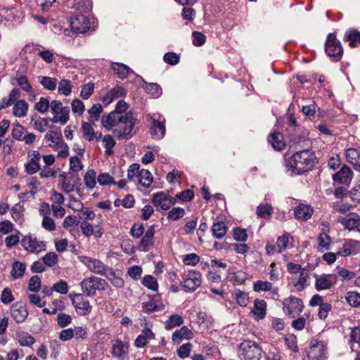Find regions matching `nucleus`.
I'll return each mask as SVG.
<instances>
[{
  "mask_svg": "<svg viewBox=\"0 0 360 360\" xmlns=\"http://www.w3.org/2000/svg\"><path fill=\"white\" fill-rule=\"evenodd\" d=\"M317 162L315 153L311 150L296 152L285 161V167L291 175H301L313 169Z\"/></svg>",
  "mask_w": 360,
  "mask_h": 360,
  "instance_id": "obj_1",
  "label": "nucleus"
},
{
  "mask_svg": "<svg viewBox=\"0 0 360 360\" xmlns=\"http://www.w3.org/2000/svg\"><path fill=\"white\" fill-rule=\"evenodd\" d=\"M109 124H102L103 127L110 130L113 127V132L118 139L128 140L135 134V126L138 124V120L131 111H129L123 115L122 119L115 120V122H108Z\"/></svg>",
  "mask_w": 360,
  "mask_h": 360,
  "instance_id": "obj_2",
  "label": "nucleus"
},
{
  "mask_svg": "<svg viewBox=\"0 0 360 360\" xmlns=\"http://www.w3.org/2000/svg\"><path fill=\"white\" fill-rule=\"evenodd\" d=\"M79 285L83 293L88 297H93L96 295L97 290L104 291L108 287L105 280L96 276L84 278Z\"/></svg>",
  "mask_w": 360,
  "mask_h": 360,
  "instance_id": "obj_3",
  "label": "nucleus"
},
{
  "mask_svg": "<svg viewBox=\"0 0 360 360\" xmlns=\"http://www.w3.org/2000/svg\"><path fill=\"white\" fill-rule=\"evenodd\" d=\"M262 352L258 344L250 340H245L240 344L238 356L242 360H259Z\"/></svg>",
  "mask_w": 360,
  "mask_h": 360,
  "instance_id": "obj_4",
  "label": "nucleus"
},
{
  "mask_svg": "<svg viewBox=\"0 0 360 360\" xmlns=\"http://www.w3.org/2000/svg\"><path fill=\"white\" fill-rule=\"evenodd\" d=\"M327 345L326 341L313 338L310 340L307 356L310 360H324L327 355Z\"/></svg>",
  "mask_w": 360,
  "mask_h": 360,
  "instance_id": "obj_5",
  "label": "nucleus"
},
{
  "mask_svg": "<svg viewBox=\"0 0 360 360\" xmlns=\"http://www.w3.org/2000/svg\"><path fill=\"white\" fill-rule=\"evenodd\" d=\"M51 111L53 114L51 121L53 123L65 124L69 120L70 108L63 106L61 101L53 100L51 102Z\"/></svg>",
  "mask_w": 360,
  "mask_h": 360,
  "instance_id": "obj_6",
  "label": "nucleus"
},
{
  "mask_svg": "<svg viewBox=\"0 0 360 360\" xmlns=\"http://www.w3.org/2000/svg\"><path fill=\"white\" fill-rule=\"evenodd\" d=\"M202 283V274L199 271H188L185 274L181 281L184 290L186 292H194Z\"/></svg>",
  "mask_w": 360,
  "mask_h": 360,
  "instance_id": "obj_7",
  "label": "nucleus"
},
{
  "mask_svg": "<svg viewBox=\"0 0 360 360\" xmlns=\"http://www.w3.org/2000/svg\"><path fill=\"white\" fill-rule=\"evenodd\" d=\"M78 260L83 264L91 272L100 276H105L106 271L110 269L101 260L85 255L78 256Z\"/></svg>",
  "mask_w": 360,
  "mask_h": 360,
  "instance_id": "obj_8",
  "label": "nucleus"
},
{
  "mask_svg": "<svg viewBox=\"0 0 360 360\" xmlns=\"http://www.w3.org/2000/svg\"><path fill=\"white\" fill-rule=\"evenodd\" d=\"M69 297L78 315L87 316L91 312L92 307L84 294L71 293Z\"/></svg>",
  "mask_w": 360,
  "mask_h": 360,
  "instance_id": "obj_9",
  "label": "nucleus"
},
{
  "mask_svg": "<svg viewBox=\"0 0 360 360\" xmlns=\"http://www.w3.org/2000/svg\"><path fill=\"white\" fill-rule=\"evenodd\" d=\"M150 134L153 139L161 140L165 135V119L159 113L150 115Z\"/></svg>",
  "mask_w": 360,
  "mask_h": 360,
  "instance_id": "obj_10",
  "label": "nucleus"
},
{
  "mask_svg": "<svg viewBox=\"0 0 360 360\" xmlns=\"http://www.w3.org/2000/svg\"><path fill=\"white\" fill-rule=\"evenodd\" d=\"M304 304L301 299L290 296L283 302V312L291 318L299 315L303 310Z\"/></svg>",
  "mask_w": 360,
  "mask_h": 360,
  "instance_id": "obj_11",
  "label": "nucleus"
},
{
  "mask_svg": "<svg viewBox=\"0 0 360 360\" xmlns=\"http://www.w3.org/2000/svg\"><path fill=\"white\" fill-rule=\"evenodd\" d=\"M21 245L27 252L34 254H38L46 250L45 241L39 240L36 237L31 235L24 236L21 240Z\"/></svg>",
  "mask_w": 360,
  "mask_h": 360,
  "instance_id": "obj_12",
  "label": "nucleus"
},
{
  "mask_svg": "<svg viewBox=\"0 0 360 360\" xmlns=\"http://www.w3.org/2000/svg\"><path fill=\"white\" fill-rule=\"evenodd\" d=\"M152 203L157 210H167L176 203V198L166 192L160 191L153 194Z\"/></svg>",
  "mask_w": 360,
  "mask_h": 360,
  "instance_id": "obj_13",
  "label": "nucleus"
},
{
  "mask_svg": "<svg viewBox=\"0 0 360 360\" xmlns=\"http://www.w3.org/2000/svg\"><path fill=\"white\" fill-rule=\"evenodd\" d=\"M325 50L327 55L332 58H340L343 53V49L339 40L335 35L330 33L325 44Z\"/></svg>",
  "mask_w": 360,
  "mask_h": 360,
  "instance_id": "obj_14",
  "label": "nucleus"
},
{
  "mask_svg": "<svg viewBox=\"0 0 360 360\" xmlns=\"http://www.w3.org/2000/svg\"><path fill=\"white\" fill-rule=\"evenodd\" d=\"M128 108L127 103L123 101H119L116 105L115 109L110 112L107 116H103L101 119V124H109L108 122H115V120H119L123 117L124 113H126L127 110Z\"/></svg>",
  "mask_w": 360,
  "mask_h": 360,
  "instance_id": "obj_15",
  "label": "nucleus"
},
{
  "mask_svg": "<svg viewBox=\"0 0 360 360\" xmlns=\"http://www.w3.org/2000/svg\"><path fill=\"white\" fill-rule=\"evenodd\" d=\"M70 27L75 33H85L90 28L89 19L83 14H77L71 18Z\"/></svg>",
  "mask_w": 360,
  "mask_h": 360,
  "instance_id": "obj_16",
  "label": "nucleus"
},
{
  "mask_svg": "<svg viewBox=\"0 0 360 360\" xmlns=\"http://www.w3.org/2000/svg\"><path fill=\"white\" fill-rule=\"evenodd\" d=\"M315 288L318 291L327 290L333 288L335 283V277L332 274L315 275Z\"/></svg>",
  "mask_w": 360,
  "mask_h": 360,
  "instance_id": "obj_17",
  "label": "nucleus"
},
{
  "mask_svg": "<svg viewBox=\"0 0 360 360\" xmlns=\"http://www.w3.org/2000/svg\"><path fill=\"white\" fill-rule=\"evenodd\" d=\"M353 178L352 169L347 165H344L340 170L333 175L334 184H339L349 187Z\"/></svg>",
  "mask_w": 360,
  "mask_h": 360,
  "instance_id": "obj_18",
  "label": "nucleus"
},
{
  "mask_svg": "<svg viewBox=\"0 0 360 360\" xmlns=\"http://www.w3.org/2000/svg\"><path fill=\"white\" fill-rule=\"evenodd\" d=\"M360 252V242L354 239H348L345 241L340 248L338 254L342 257L356 255Z\"/></svg>",
  "mask_w": 360,
  "mask_h": 360,
  "instance_id": "obj_19",
  "label": "nucleus"
},
{
  "mask_svg": "<svg viewBox=\"0 0 360 360\" xmlns=\"http://www.w3.org/2000/svg\"><path fill=\"white\" fill-rule=\"evenodd\" d=\"M80 229L82 234L87 238L94 236V238H99L103 234V229L100 225L94 226L87 221H82Z\"/></svg>",
  "mask_w": 360,
  "mask_h": 360,
  "instance_id": "obj_20",
  "label": "nucleus"
},
{
  "mask_svg": "<svg viewBox=\"0 0 360 360\" xmlns=\"http://www.w3.org/2000/svg\"><path fill=\"white\" fill-rule=\"evenodd\" d=\"M28 162L25 165V171L28 174H34L38 172L41 167L39 164L41 155L38 151H32L28 154Z\"/></svg>",
  "mask_w": 360,
  "mask_h": 360,
  "instance_id": "obj_21",
  "label": "nucleus"
},
{
  "mask_svg": "<svg viewBox=\"0 0 360 360\" xmlns=\"http://www.w3.org/2000/svg\"><path fill=\"white\" fill-rule=\"evenodd\" d=\"M154 234H155V226H150L142 238L139 243L138 248L141 251L146 252L149 250V248L153 246L154 244Z\"/></svg>",
  "mask_w": 360,
  "mask_h": 360,
  "instance_id": "obj_22",
  "label": "nucleus"
},
{
  "mask_svg": "<svg viewBox=\"0 0 360 360\" xmlns=\"http://www.w3.org/2000/svg\"><path fill=\"white\" fill-rule=\"evenodd\" d=\"M11 314L17 323H22L28 316L25 306L19 302L14 303L11 308Z\"/></svg>",
  "mask_w": 360,
  "mask_h": 360,
  "instance_id": "obj_23",
  "label": "nucleus"
},
{
  "mask_svg": "<svg viewBox=\"0 0 360 360\" xmlns=\"http://www.w3.org/2000/svg\"><path fill=\"white\" fill-rule=\"evenodd\" d=\"M313 212V207L306 204H299L294 208L295 217L300 221L308 220L311 217Z\"/></svg>",
  "mask_w": 360,
  "mask_h": 360,
  "instance_id": "obj_24",
  "label": "nucleus"
},
{
  "mask_svg": "<svg viewBox=\"0 0 360 360\" xmlns=\"http://www.w3.org/2000/svg\"><path fill=\"white\" fill-rule=\"evenodd\" d=\"M341 223L346 229L360 233V216L352 214L341 219Z\"/></svg>",
  "mask_w": 360,
  "mask_h": 360,
  "instance_id": "obj_25",
  "label": "nucleus"
},
{
  "mask_svg": "<svg viewBox=\"0 0 360 360\" xmlns=\"http://www.w3.org/2000/svg\"><path fill=\"white\" fill-rule=\"evenodd\" d=\"M125 94L126 90L122 86H116L103 97L102 101L105 105H108L114 100L124 96Z\"/></svg>",
  "mask_w": 360,
  "mask_h": 360,
  "instance_id": "obj_26",
  "label": "nucleus"
},
{
  "mask_svg": "<svg viewBox=\"0 0 360 360\" xmlns=\"http://www.w3.org/2000/svg\"><path fill=\"white\" fill-rule=\"evenodd\" d=\"M309 278L308 271L302 269L299 274L293 275L291 278V283L297 290L301 291L307 285V279Z\"/></svg>",
  "mask_w": 360,
  "mask_h": 360,
  "instance_id": "obj_27",
  "label": "nucleus"
},
{
  "mask_svg": "<svg viewBox=\"0 0 360 360\" xmlns=\"http://www.w3.org/2000/svg\"><path fill=\"white\" fill-rule=\"evenodd\" d=\"M111 69L114 74L120 79H124L130 74H133V70L127 65L121 63H112Z\"/></svg>",
  "mask_w": 360,
  "mask_h": 360,
  "instance_id": "obj_28",
  "label": "nucleus"
},
{
  "mask_svg": "<svg viewBox=\"0 0 360 360\" xmlns=\"http://www.w3.org/2000/svg\"><path fill=\"white\" fill-rule=\"evenodd\" d=\"M193 332L187 326H183L175 330L172 336L174 343L179 344L183 340H191L193 338Z\"/></svg>",
  "mask_w": 360,
  "mask_h": 360,
  "instance_id": "obj_29",
  "label": "nucleus"
},
{
  "mask_svg": "<svg viewBox=\"0 0 360 360\" xmlns=\"http://www.w3.org/2000/svg\"><path fill=\"white\" fill-rule=\"evenodd\" d=\"M347 161L352 165L356 170L360 171V153L354 148H348L345 151Z\"/></svg>",
  "mask_w": 360,
  "mask_h": 360,
  "instance_id": "obj_30",
  "label": "nucleus"
},
{
  "mask_svg": "<svg viewBox=\"0 0 360 360\" xmlns=\"http://www.w3.org/2000/svg\"><path fill=\"white\" fill-rule=\"evenodd\" d=\"M266 302L264 300L256 299L254 302V308L251 312L257 320L263 319L266 314Z\"/></svg>",
  "mask_w": 360,
  "mask_h": 360,
  "instance_id": "obj_31",
  "label": "nucleus"
},
{
  "mask_svg": "<svg viewBox=\"0 0 360 360\" xmlns=\"http://www.w3.org/2000/svg\"><path fill=\"white\" fill-rule=\"evenodd\" d=\"M268 141L276 150H282L285 147L283 134L279 132L271 134L268 138Z\"/></svg>",
  "mask_w": 360,
  "mask_h": 360,
  "instance_id": "obj_32",
  "label": "nucleus"
},
{
  "mask_svg": "<svg viewBox=\"0 0 360 360\" xmlns=\"http://www.w3.org/2000/svg\"><path fill=\"white\" fill-rule=\"evenodd\" d=\"M153 180V178L151 173L148 170L143 169H141L135 183L141 185L144 188H148Z\"/></svg>",
  "mask_w": 360,
  "mask_h": 360,
  "instance_id": "obj_33",
  "label": "nucleus"
},
{
  "mask_svg": "<svg viewBox=\"0 0 360 360\" xmlns=\"http://www.w3.org/2000/svg\"><path fill=\"white\" fill-rule=\"evenodd\" d=\"M44 139L46 141L51 142L49 146L53 149L59 146V144L63 141L61 132L53 130L47 132Z\"/></svg>",
  "mask_w": 360,
  "mask_h": 360,
  "instance_id": "obj_34",
  "label": "nucleus"
},
{
  "mask_svg": "<svg viewBox=\"0 0 360 360\" xmlns=\"http://www.w3.org/2000/svg\"><path fill=\"white\" fill-rule=\"evenodd\" d=\"M228 230V227L223 221H217L213 224L211 231L213 236L217 239L223 238Z\"/></svg>",
  "mask_w": 360,
  "mask_h": 360,
  "instance_id": "obj_35",
  "label": "nucleus"
},
{
  "mask_svg": "<svg viewBox=\"0 0 360 360\" xmlns=\"http://www.w3.org/2000/svg\"><path fill=\"white\" fill-rule=\"evenodd\" d=\"M344 40L348 41L352 47L356 46L360 43V32L354 29H350L345 32Z\"/></svg>",
  "mask_w": 360,
  "mask_h": 360,
  "instance_id": "obj_36",
  "label": "nucleus"
},
{
  "mask_svg": "<svg viewBox=\"0 0 360 360\" xmlns=\"http://www.w3.org/2000/svg\"><path fill=\"white\" fill-rule=\"evenodd\" d=\"M335 277V283H337V278H340L342 281L352 280L355 277V274L353 271H349L345 268L338 266L332 274Z\"/></svg>",
  "mask_w": 360,
  "mask_h": 360,
  "instance_id": "obj_37",
  "label": "nucleus"
},
{
  "mask_svg": "<svg viewBox=\"0 0 360 360\" xmlns=\"http://www.w3.org/2000/svg\"><path fill=\"white\" fill-rule=\"evenodd\" d=\"M13 115L18 117H25L28 110V104L25 100H18L14 104Z\"/></svg>",
  "mask_w": 360,
  "mask_h": 360,
  "instance_id": "obj_38",
  "label": "nucleus"
},
{
  "mask_svg": "<svg viewBox=\"0 0 360 360\" xmlns=\"http://www.w3.org/2000/svg\"><path fill=\"white\" fill-rule=\"evenodd\" d=\"M257 215L263 219H269L273 214V207L270 204H259L256 210Z\"/></svg>",
  "mask_w": 360,
  "mask_h": 360,
  "instance_id": "obj_39",
  "label": "nucleus"
},
{
  "mask_svg": "<svg viewBox=\"0 0 360 360\" xmlns=\"http://www.w3.org/2000/svg\"><path fill=\"white\" fill-rule=\"evenodd\" d=\"M128 352V347L121 341H117L112 347V356L118 359L123 357Z\"/></svg>",
  "mask_w": 360,
  "mask_h": 360,
  "instance_id": "obj_40",
  "label": "nucleus"
},
{
  "mask_svg": "<svg viewBox=\"0 0 360 360\" xmlns=\"http://www.w3.org/2000/svg\"><path fill=\"white\" fill-rule=\"evenodd\" d=\"M184 323L183 318L178 314H172L169 316L168 319L165 322V328L169 330L172 328L180 326Z\"/></svg>",
  "mask_w": 360,
  "mask_h": 360,
  "instance_id": "obj_41",
  "label": "nucleus"
},
{
  "mask_svg": "<svg viewBox=\"0 0 360 360\" xmlns=\"http://www.w3.org/2000/svg\"><path fill=\"white\" fill-rule=\"evenodd\" d=\"M26 266L25 264L20 262H15L12 265L11 271V276L13 280L20 278L23 276Z\"/></svg>",
  "mask_w": 360,
  "mask_h": 360,
  "instance_id": "obj_42",
  "label": "nucleus"
},
{
  "mask_svg": "<svg viewBox=\"0 0 360 360\" xmlns=\"http://www.w3.org/2000/svg\"><path fill=\"white\" fill-rule=\"evenodd\" d=\"M24 211L25 209L20 202L13 206L11 209V214L13 220L19 224H22L23 221Z\"/></svg>",
  "mask_w": 360,
  "mask_h": 360,
  "instance_id": "obj_43",
  "label": "nucleus"
},
{
  "mask_svg": "<svg viewBox=\"0 0 360 360\" xmlns=\"http://www.w3.org/2000/svg\"><path fill=\"white\" fill-rule=\"evenodd\" d=\"M162 309V304H158L156 300L154 297H151L149 299L148 302H144L142 303V309L143 311L147 314H150L156 311L161 310Z\"/></svg>",
  "mask_w": 360,
  "mask_h": 360,
  "instance_id": "obj_44",
  "label": "nucleus"
},
{
  "mask_svg": "<svg viewBox=\"0 0 360 360\" xmlns=\"http://www.w3.org/2000/svg\"><path fill=\"white\" fill-rule=\"evenodd\" d=\"M16 339L21 346L30 347L34 343V338L25 332L17 333Z\"/></svg>",
  "mask_w": 360,
  "mask_h": 360,
  "instance_id": "obj_45",
  "label": "nucleus"
},
{
  "mask_svg": "<svg viewBox=\"0 0 360 360\" xmlns=\"http://www.w3.org/2000/svg\"><path fill=\"white\" fill-rule=\"evenodd\" d=\"M97 176L96 172L94 169H89L84 176V181L86 187L89 189H93L96 185Z\"/></svg>",
  "mask_w": 360,
  "mask_h": 360,
  "instance_id": "obj_46",
  "label": "nucleus"
},
{
  "mask_svg": "<svg viewBox=\"0 0 360 360\" xmlns=\"http://www.w3.org/2000/svg\"><path fill=\"white\" fill-rule=\"evenodd\" d=\"M351 349L353 352L360 349V327H354L351 333Z\"/></svg>",
  "mask_w": 360,
  "mask_h": 360,
  "instance_id": "obj_47",
  "label": "nucleus"
},
{
  "mask_svg": "<svg viewBox=\"0 0 360 360\" xmlns=\"http://www.w3.org/2000/svg\"><path fill=\"white\" fill-rule=\"evenodd\" d=\"M39 83L45 89L53 91L57 87L58 79L54 77L44 76L39 78Z\"/></svg>",
  "mask_w": 360,
  "mask_h": 360,
  "instance_id": "obj_48",
  "label": "nucleus"
},
{
  "mask_svg": "<svg viewBox=\"0 0 360 360\" xmlns=\"http://www.w3.org/2000/svg\"><path fill=\"white\" fill-rule=\"evenodd\" d=\"M72 89L71 82L66 79H61L58 84V92L65 96H69Z\"/></svg>",
  "mask_w": 360,
  "mask_h": 360,
  "instance_id": "obj_49",
  "label": "nucleus"
},
{
  "mask_svg": "<svg viewBox=\"0 0 360 360\" xmlns=\"http://www.w3.org/2000/svg\"><path fill=\"white\" fill-rule=\"evenodd\" d=\"M144 84L145 91L154 98H158L162 94V89L158 84L144 82Z\"/></svg>",
  "mask_w": 360,
  "mask_h": 360,
  "instance_id": "obj_50",
  "label": "nucleus"
},
{
  "mask_svg": "<svg viewBox=\"0 0 360 360\" xmlns=\"http://www.w3.org/2000/svg\"><path fill=\"white\" fill-rule=\"evenodd\" d=\"M102 112L103 107L100 103L93 105V106L88 110L89 121L93 124L94 122L98 121Z\"/></svg>",
  "mask_w": 360,
  "mask_h": 360,
  "instance_id": "obj_51",
  "label": "nucleus"
},
{
  "mask_svg": "<svg viewBox=\"0 0 360 360\" xmlns=\"http://www.w3.org/2000/svg\"><path fill=\"white\" fill-rule=\"evenodd\" d=\"M72 7L82 13L87 12L91 9L92 2L91 0H74Z\"/></svg>",
  "mask_w": 360,
  "mask_h": 360,
  "instance_id": "obj_52",
  "label": "nucleus"
},
{
  "mask_svg": "<svg viewBox=\"0 0 360 360\" xmlns=\"http://www.w3.org/2000/svg\"><path fill=\"white\" fill-rule=\"evenodd\" d=\"M318 243L320 251L328 250L330 248V238L326 233H321L318 237Z\"/></svg>",
  "mask_w": 360,
  "mask_h": 360,
  "instance_id": "obj_53",
  "label": "nucleus"
},
{
  "mask_svg": "<svg viewBox=\"0 0 360 360\" xmlns=\"http://www.w3.org/2000/svg\"><path fill=\"white\" fill-rule=\"evenodd\" d=\"M82 129L83 136L87 141H91L96 138L94 129L91 123L83 122Z\"/></svg>",
  "mask_w": 360,
  "mask_h": 360,
  "instance_id": "obj_54",
  "label": "nucleus"
},
{
  "mask_svg": "<svg viewBox=\"0 0 360 360\" xmlns=\"http://www.w3.org/2000/svg\"><path fill=\"white\" fill-rule=\"evenodd\" d=\"M345 299L348 304L353 307H360V294L357 292H347Z\"/></svg>",
  "mask_w": 360,
  "mask_h": 360,
  "instance_id": "obj_55",
  "label": "nucleus"
},
{
  "mask_svg": "<svg viewBox=\"0 0 360 360\" xmlns=\"http://www.w3.org/2000/svg\"><path fill=\"white\" fill-rule=\"evenodd\" d=\"M104 143L105 153L106 155H110L113 153L112 148L115 145V141L110 134H106L103 139Z\"/></svg>",
  "mask_w": 360,
  "mask_h": 360,
  "instance_id": "obj_56",
  "label": "nucleus"
},
{
  "mask_svg": "<svg viewBox=\"0 0 360 360\" xmlns=\"http://www.w3.org/2000/svg\"><path fill=\"white\" fill-rule=\"evenodd\" d=\"M108 275L105 274V276L110 281L112 285L117 288H122L124 283V280L121 277L116 276L115 273L111 269L108 270Z\"/></svg>",
  "mask_w": 360,
  "mask_h": 360,
  "instance_id": "obj_57",
  "label": "nucleus"
},
{
  "mask_svg": "<svg viewBox=\"0 0 360 360\" xmlns=\"http://www.w3.org/2000/svg\"><path fill=\"white\" fill-rule=\"evenodd\" d=\"M42 261L45 266L49 267L54 266L58 262V255L54 252H47L43 257Z\"/></svg>",
  "mask_w": 360,
  "mask_h": 360,
  "instance_id": "obj_58",
  "label": "nucleus"
},
{
  "mask_svg": "<svg viewBox=\"0 0 360 360\" xmlns=\"http://www.w3.org/2000/svg\"><path fill=\"white\" fill-rule=\"evenodd\" d=\"M185 214V210L182 207H177L172 208L167 213V219L169 220L176 221L182 218Z\"/></svg>",
  "mask_w": 360,
  "mask_h": 360,
  "instance_id": "obj_59",
  "label": "nucleus"
},
{
  "mask_svg": "<svg viewBox=\"0 0 360 360\" xmlns=\"http://www.w3.org/2000/svg\"><path fill=\"white\" fill-rule=\"evenodd\" d=\"M94 91V84L93 82H89L84 84L81 86L80 96L86 100L90 98Z\"/></svg>",
  "mask_w": 360,
  "mask_h": 360,
  "instance_id": "obj_60",
  "label": "nucleus"
},
{
  "mask_svg": "<svg viewBox=\"0 0 360 360\" xmlns=\"http://www.w3.org/2000/svg\"><path fill=\"white\" fill-rule=\"evenodd\" d=\"M31 122H34L33 126L34 129L40 132L45 131L49 124L48 119L46 118L38 117L37 119H34V117H32Z\"/></svg>",
  "mask_w": 360,
  "mask_h": 360,
  "instance_id": "obj_61",
  "label": "nucleus"
},
{
  "mask_svg": "<svg viewBox=\"0 0 360 360\" xmlns=\"http://www.w3.org/2000/svg\"><path fill=\"white\" fill-rule=\"evenodd\" d=\"M235 299L236 302L243 307H246L249 303V297L247 293L241 291V290H236L235 293Z\"/></svg>",
  "mask_w": 360,
  "mask_h": 360,
  "instance_id": "obj_62",
  "label": "nucleus"
},
{
  "mask_svg": "<svg viewBox=\"0 0 360 360\" xmlns=\"http://www.w3.org/2000/svg\"><path fill=\"white\" fill-rule=\"evenodd\" d=\"M142 284L150 290L156 291L158 288L157 280L152 276L148 275L143 278Z\"/></svg>",
  "mask_w": 360,
  "mask_h": 360,
  "instance_id": "obj_63",
  "label": "nucleus"
},
{
  "mask_svg": "<svg viewBox=\"0 0 360 360\" xmlns=\"http://www.w3.org/2000/svg\"><path fill=\"white\" fill-rule=\"evenodd\" d=\"M193 345L191 342H187L182 345L176 350V354L181 359H185L190 356Z\"/></svg>",
  "mask_w": 360,
  "mask_h": 360,
  "instance_id": "obj_64",
  "label": "nucleus"
}]
</instances>
